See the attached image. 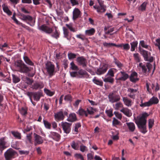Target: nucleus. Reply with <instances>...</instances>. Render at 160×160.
<instances>
[{
	"instance_id": "f257e3e1",
	"label": "nucleus",
	"mask_w": 160,
	"mask_h": 160,
	"mask_svg": "<svg viewBox=\"0 0 160 160\" xmlns=\"http://www.w3.org/2000/svg\"><path fill=\"white\" fill-rule=\"evenodd\" d=\"M148 116V114L145 113L142 114L141 116L138 117L137 118L135 119V122L138 128L140 129V132L144 134L147 132L146 130V119Z\"/></svg>"
},
{
	"instance_id": "f03ea898",
	"label": "nucleus",
	"mask_w": 160,
	"mask_h": 160,
	"mask_svg": "<svg viewBox=\"0 0 160 160\" xmlns=\"http://www.w3.org/2000/svg\"><path fill=\"white\" fill-rule=\"evenodd\" d=\"M15 67L17 70L21 73H27L31 71L33 69L28 67L26 65L20 60L15 62Z\"/></svg>"
},
{
	"instance_id": "7ed1b4c3",
	"label": "nucleus",
	"mask_w": 160,
	"mask_h": 160,
	"mask_svg": "<svg viewBox=\"0 0 160 160\" xmlns=\"http://www.w3.org/2000/svg\"><path fill=\"white\" fill-rule=\"evenodd\" d=\"M108 98L109 102L112 103L117 102L121 99L120 96L116 91L110 92L108 95Z\"/></svg>"
},
{
	"instance_id": "20e7f679",
	"label": "nucleus",
	"mask_w": 160,
	"mask_h": 160,
	"mask_svg": "<svg viewBox=\"0 0 160 160\" xmlns=\"http://www.w3.org/2000/svg\"><path fill=\"white\" fill-rule=\"evenodd\" d=\"M99 5H94L93 8L97 10L98 12H104L106 10V7L104 5L103 1L102 0H97Z\"/></svg>"
},
{
	"instance_id": "39448f33",
	"label": "nucleus",
	"mask_w": 160,
	"mask_h": 160,
	"mask_svg": "<svg viewBox=\"0 0 160 160\" xmlns=\"http://www.w3.org/2000/svg\"><path fill=\"white\" fill-rule=\"evenodd\" d=\"M46 68L50 77L53 75L55 69L54 65L51 62H48L46 64Z\"/></svg>"
},
{
	"instance_id": "423d86ee",
	"label": "nucleus",
	"mask_w": 160,
	"mask_h": 160,
	"mask_svg": "<svg viewBox=\"0 0 160 160\" xmlns=\"http://www.w3.org/2000/svg\"><path fill=\"white\" fill-rule=\"evenodd\" d=\"M146 66L141 62L139 63L138 67V69H141L143 72L145 73L147 71L148 69V71H149L152 67V65L149 63H147Z\"/></svg>"
},
{
	"instance_id": "0eeeda50",
	"label": "nucleus",
	"mask_w": 160,
	"mask_h": 160,
	"mask_svg": "<svg viewBox=\"0 0 160 160\" xmlns=\"http://www.w3.org/2000/svg\"><path fill=\"white\" fill-rule=\"evenodd\" d=\"M20 19L23 21L28 20L30 22V23H29L30 26H33L34 25L35 20H33L31 16L21 13L20 15Z\"/></svg>"
},
{
	"instance_id": "6e6552de",
	"label": "nucleus",
	"mask_w": 160,
	"mask_h": 160,
	"mask_svg": "<svg viewBox=\"0 0 160 160\" xmlns=\"http://www.w3.org/2000/svg\"><path fill=\"white\" fill-rule=\"evenodd\" d=\"M141 54L143 56L144 60L145 61H149L152 62L153 60V58L152 56H150L151 53L148 51L144 50H142L141 51Z\"/></svg>"
},
{
	"instance_id": "1a4fd4ad",
	"label": "nucleus",
	"mask_w": 160,
	"mask_h": 160,
	"mask_svg": "<svg viewBox=\"0 0 160 160\" xmlns=\"http://www.w3.org/2000/svg\"><path fill=\"white\" fill-rule=\"evenodd\" d=\"M27 94L29 97V98H31V97L33 96L34 100L36 101H38L39 100L42 95V93L40 92H28Z\"/></svg>"
},
{
	"instance_id": "9d476101",
	"label": "nucleus",
	"mask_w": 160,
	"mask_h": 160,
	"mask_svg": "<svg viewBox=\"0 0 160 160\" xmlns=\"http://www.w3.org/2000/svg\"><path fill=\"white\" fill-rule=\"evenodd\" d=\"M72 124L67 122H62L61 126L64 132L67 134L69 133L71 131Z\"/></svg>"
},
{
	"instance_id": "9b49d317",
	"label": "nucleus",
	"mask_w": 160,
	"mask_h": 160,
	"mask_svg": "<svg viewBox=\"0 0 160 160\" xmlns=\"http://www.w3.org/2000/svg\"><path fill=\"white\" fill-rule=\"evenodd\" d=\"M127 91L128 93V96L130 98L134 99L135 98V96L137 92L138 91V89H134L132 88H128Z\"/></svg>"
},
{
	"instance_id": "f8f14e48",
	"label": "nucleus",
	"mask_w": 160,
	"mask_h": 160,
	"mask_svg": "<svg viewBox=\"0 0 160 160\" xmlns=\"http://www.w3.org/2000/svg\"><path fill=\"white\" fill-rule=\"evenodd\" d=\"M108 69L107 65L104 64L102 66H101L98 68L96 71V73L98 75H100L104 74L106 72Z\"/></svg>"
},
{
	"instance_id": "ddd939ff",
	"label": "nucleus",
	"mask_w": 160,
	"mask_h": 160,
	"mask_svg": "<svg viewBox=\"0 0 160 160\" xmlns=\"http://www.w3.org/2000/svg\"><path fill=\"white\" fill-rule=\"evenodd\" d=\"M55 120L57 122L63 120L64 118V116L63 115L62 111H59L54 113V115Z\"/></svg>"
},
{
	"instance_id": "4468645a",
	"label": "nucleus",
	"mask_w": 160,
	"mask_h": 160,
	"mask_svg": "<svg viewBox=\"0 0 160 160\" xmlns=\"http://www.w3.org/2000/svg\"><path fill=\"white\" fill-rule=\"evenodd\" d=\"M72 19L74 20L81 17L82 13L79 9L77 8H75L73 9L72 12Z\"/></svg>"
},
{
	"instance_id": "2eb2a0df",
	"label": "nucleus",
	"mask_w": 160,
	"mask_h": 160,
	"mask_svg": "<svg viewBox=\"0 0 160 160\" xmlns=\"http://www.w3.org/2000/svg\"><path fill=\"white\" fill-rule=\"evenodd\" d=\"M118 75L119 76L118 80L120 81H125L129 77L128 74L124 72H120Z\"/></svg>"
},
{
	"instance_id": "dca6fc26",
	"label": "nucleus",
	"mask_w": 160,
	"mask_h": 160,
	"mask_svg": "<svg viewBox=\"0 0 160 160\" xmlns=\"http://www.w3.org/2000/svg\"><path fill=\"white\" fill-rule=\"evenodd\" d=\"M15 152L12 149L8 150L4 153L5 157L7 160H9L15 154Z\"/></svg>"
},
{
	"instance_id": "f3484780",
	"label": "nucleus",
	"mask_w": 160,
	"mask_h": 160,
	"mask_svg": "<svg viewBox=\"0 0 160 160\" xmlns=\"http://www.w3.org/2000/svg\"><path fill=\"white\" fill-rule=\"evenodd\" d=\"M39 29L48 34H50L52 32V29L51 28L45 25H42L39 28Z\"/></svg>"
},
{
	"instance_id": "a211bd4d",
	"label": "nucleus",
	"mask_w": 160,
	"mask_h": 160,
	"mask_svg": "<svg viewBox=\"0 0 160 160\" xmlns=\"http://www.w3.org/2000/svg\"><path fill=\"white\" fill-rule=\"evenodd\" d=\"M34 144L35 145L42 144L43 142V140L42 138L40 136L36 134H34Z\"/></svg>"
},
{
	"instance_id": "6ab92c4d",
	"label": "nucleus",
	"mask_w": 160,
	"mask_h": 160,
	"mask_svg": "<svg viewBox=\"0 0 160 160\" xmlns=\"http://www.w3.org/2000/svg\"><path fill=\"white\" fill-rule=\"evenodd\" d=\"M49 137L57 141L60 138V135L58 133L54 132H51L49 135Z\"/></svg>"
},
{
	"instance_id": "aec40b11",
	"label": "nucleus",
	"mask_w": 160,
	"mask_h": 160,
	"mask_svg": "<svg viewBox=\"0 0 160 160\" xmlns=\"http://www.w3.org/2000/svg\"><path fill=\"white\" fill-rule=\"evenodd\" d=\"M120 111L129 117L131 116L132 114L131 111L127 108H123L120 110Z\"/></svg>"
},
{
	"instance_id": "412c9836",
	"label": "nucleus",
	"mask_w": 160,
	"mask_h": 160,
	"mask_svg": "<svg viewBox=\"0 0 160 160\" xmlns=\"http://www.w3.org/2000/svg\"><path fill=\"white\" fill-rule=\"evenodd\" d=\"M5 139V138L4 137L0 138V151L1 152L6 148V145L7 142Z\"/></svg>"
},
{
	"instance_id": "4be33fe9",
	"label": "nucleus",
	"mask_w": 160,
	"mask_h": 160,
	"mask_svg": "<svg viewBox=\"0 0 160 160\" xmlns=\"http://www.w3.org/2000/svg\"><path fill=\"white\" fill-rule=\"evenodd\" d=\"M122 100L124 103L127 106L131 107L132 105V100L127 97H122Z\"/></svg>"
},
{
	"instance_id": "5701e85b",
	"label": "nucleus",
	"mask_w": 160,
	"mask_h": 160,
	"mask_svg": "<svg viewBox=\"0 0 160 160\" xmlns=\"http://www.w3.org/2000/svg\"><path fill=\"white\" fill-rule=\"evenodd\" d=\"M77 118L76 114L74 113H72L69 115L67 120L70 122H72L76 121Z\"/></svg>"
},
{
	"instance_id": "b1692460",
	"label": "nucleus",
	"mask_w": 160,
	"mask_h": 160,
	"mask_svg": "<svg viewBox=\"0 0 160 160\" xmlns=\"http://www.w3.org/2000/svg\"><path fill=\"white\" fill-rule=\"evenodd\" d=\"M130 81L133 82H135L138 81L139 79L138 78V74L136 72L132 73L130 77Z\"/></svg>"
},
{
	"instance_id": "393cba45",
	"label": "nucleus",
	"mask_w": 160,
	"mask_h": 160,
	"mask_svg": "<svg viewBox=\"0 0 160 160\" xmlns=\"http://www.w3.org/2000/svg\"><path fill=\"white\" fill-rule=\"evenodd\" d=\"M126 124L130 132H133L134 131L136 128L135 125L133 122H127Z\"/></svg>"
},
{
	"instance_id": "a878e982",
	"label": "nucleus",
	"mask_w": 160,
	"mask_h": 160,
	"mask_svg": "<svg viewBox=\"0 0 160 160\" xmlns=\"http://www.w3.org/2000/svg\"><path fill=\"white\" fill-rule=\"evenodd\" d=\"M77 61L80 65L83 67L86 66V61L85 59L82 57H78L77 58Z\"/></svg>"
},
{
	"instance_id": "bb28decb",
	"label": "nucleus",
	"mask_w": 160,
	"mask_h": 160,
	"mask_svg": "<svg viewBox=\"0 0 160 160\" xmlns=\"http://www.w3.org/2000/svg\"><path fill=\"white\" fill-rule=\"evenodd\" d=\"M95 32V29L93 28L86 30L85 31V34L86 36H91L94 35Z\"/></svg>"
},
{
	"instance_id": "cd10ccee",
	"label": "nucleus",
	"mask_w": 160,
	"mask_h": 160,
	"mask_svg": "<svg viewBox=\"0 0 160 160\" xmlns=\"http://www.w3.org/2000/svg\"><path fill=\"white\" fill-rule=\"evenodd\" d=\"M151 88L153 91L157 92L160 89V86L158 83H153L151 85Z\"/></svg>"
},
{
	"instance_id": "c85d7f7f",
	"label": "nucleus",
	"mask_w": 160,
	"mask_h": 160,
	"mask_svg": "<svg viewBox=\"0 0 160 160\" xmlns=\"http://www.w3.org/2000/svg\"><path fill=\"white\" fill-rule=\"evenodd\" d=\"M117 72L116 69L114 68H111L109 70L108 73L105 75V77L108 76H110L112 77L114 76V74Z\"/></svg>"
},
{
	"instance_id": "c756f323",
	"label": "nucleus",
	"mask_w": 160,
	"mask_h": 160,
	"mask_svg": "<svg viewBox=\"0 0 160 160\" xmlns=\"http://www.w3.org/2000/svg\"><path fill=\"white\" fill-rule=\"evenodd\" d=\"M103 80L105 82H109L111 84H113L114 81V79L112 77L108 76L103 79Z\"/></svg>"
},
{
	"instance_id": "7c9ffc66",
	"label": "nucleus",
	"mask_w": 160,
	"mask_h": 160,
	"mask_svg": "<svg viewBox=\"0 0 160 160\" xmlns=\"http://www.w3.org/2000/svg\"><path fill=\"white\" fill-rule=\"evenodd\" d=\"M140 45L143 48L148 49L150 51L152 50L151 47L149 45H147L143 40H142L140 41Z\"/></svg>"
},
{
	"instance_id": "2f4dec72",
	"label": "nucleus",
	"mask_w": 160,
	"mask_h": 160,
	"mask_svg": "<svg viewBox=\"0 0 160 160\" xmlns=\"http://www.w3.org/2000/svg\"><path fill=\"white\" fill-rule=\"evenodd\" d=\"M44 87L43 84L42 82L36 83H35L33 86V88L37 89L38 88H42Z\"/></svg>"
},
{
	"instance_id": "473e14b6",
	"label": "nucleus",
	"mask_w": 160,
	"mask_h": 160,
	"mask_svg": "<svg viewBox=\"0 0 160 160\" xmlns=\"http://www.w3.org/2000/svg\"><path fill=\"white\" fill-rule=\"evenodd\" d=\"M77 113L80 116L85 115L86 117H87L88 116V113L87 112V111L81 108H80Z\"/></svg>"
},
{
	"instance_id": "72a5a7b5",
	"label": "nucleus",
	"mask_w": 160,
	"mask_h": 160,
	"mask_svg": "<svg viewBox=\"0 0 160 160\" xmlns=\"http://www.w3.org/2000/svg\"><path fill=\"white\" fill-rule=\"evenodd\" d=\"M123 107V104L121 102H117L114 106V108L116 110H118L119 108H122Z\"/></svg>"
},
{
	"instance_id": "f704fd0d",
	"label": "nucleus",
	"mask_w": 160,
	"mask_h": 160,
	"mask_svg": "<svg viewBox=\"0 0 160 160\" xmlns=\"http://www.w3.org/2000/svg\"><path fill=\"white\" fill-rule=\"evenodd\" d=\"M151 105L157 104L159 102V100L156 97L154 96L151 98L149 100Z\"/></svg>"
},
{
	"instance_id": "c9c22d12",
	"label": "nucleus",
	"mask_w": 160,
	"mask_h": 160,
	"mask_svg": "<svg viewBox=\"0 0 160 160\" xmlns=\"http://www.w3.org/2000/svg\"><path fill=\"white\" fill-rule=\"evenodd\" d=\"M11 133L16 138L18 139H21V134L18 132L12 131L11 132Z\"/></svg>"
},
{
	"instance_id": "e433bc0d",
	"label": "nucleus",
	"mask_w": 160,
	"mask_h": 160,
	"mask_svg": "<svg viewBox=\"0 0 160 160\" xmlns=\"http://www.w3.org/2000/svg\"><path fill=\"white\" fill-rule=\"evenodd\" d=\"M59 31L57 30L56 27H55V31L51 35V36L57 39L59 37Z\"/></svg>"
},
{
	"instance_id": "4c0bfd02",
	"label": "nucleus",
	"mask_w": 160,
	"mask_h": 160,
	"mask_svg": "<svg viewBox=\"0 0 160 160\" xmlns=\"http://www.w3.org/2000/svg\"><path fill=\"white\" fill-rule=\"evenodd\" d=\"M2 7L3 11L7 14L8 15H11L12 12L8 8V7L5 5V4H3L2 5Z\"/></svg>"
},
{
	"instance_id": "58836bf2",
	"label": "nucleus",
	"mask_w": 160,
	"mask_h": 160,
	"mask_svg": "<svg viewBox=\"0 0 160 160\" xmlns=\"http://www.w3.org/2000/svg\"><path fill=\"white\" fill-rule=\"evenodd\" d=\"M63 32L64 36L65 38H66L68 40H70V38L68 37V30L65 27H63Z\"/></svg>"
},
{
	"instance_id": "ea45409f",
	"label": "nucleus",
	"mask_w": 160,
	"mask_h": 160,
	"mask_svg": "<svg viewBox=\"0 0 160 160\" xmlns=\"http://www.w3.org/2000/svg\"><path fill=\"white\" fill-rule=\"evenodd\" d=\"M93 82L95 84L102 86L103 84V82L102 81H100L96 77H95L93 79Z\"/></svg>"
},
{
	"instance_id": "a19ab883",
	"label": "nucleus",
	"mask_w": 160,
	"mask_h": 160,
	"mask_svg": "<svg viewBox=\"0 0 160 160\" xmlns=\"http://www.w3.org/2000/svg\"><path fill=\"white\" fill-rule=\"evenodd\" d=\"M147 3V2H144L138 8V9L142 11H145Z\"/></svg>"
},
{
	"instance_id": "79ce46f5",
	"label": "nucleus",
	"mask_w": 160,
	"mask_h": 160,
	"mask_svg": "<svg viewBox=\"0 0 160 160\" xmlns=\"http://www.w3.org/2000/svg\"><path fill=\"white\" fill-rule=\"evenodd\" d=\"M138 44V42L137 41L133 42L130 43L131 45V51H133L135 50V48L137 47Z\"/></svg>"
},
{
	"instance_id": "37998d69",
	"label": "nucleus",
	"mask_w": 160,
	"mask_h": 160,
	"mask_svg": "<svg viewBox=\"0 0 160 160\" xmlns=\"http://www.w3.org/2000/svg\"><path fill=\"white\" fill-rule=\"evenodd\" d=\"M113 109L112 108H111L109 109H106L105 110V113L107 114V116L109 117H111L113 115L112 113Z\"/></svg>"
},
{
	"instance_id": "c03bdc74",
	"label": "nucleus",
	"mask_w": 160,
	"mask_h": 160,
	"mask_svg": "<svg viewBox=\"0 0 160 160\" xmlns=\"http://www.w3.org/2000/svg\"><path fill=\"white\" fill-rule=\"evenodd\" d=\"M23 59L25 62L30 65L32 66L33 65V63L29 59L27 56H24Z\"/></svg>"
},
{
	"instance_id": "a18cd8bd",
	"label": "nucleus",
	"mask_w": 160,
	"mask_h": 160,
	"mask_svg": "<svg viewBox=\"0 0 160 160\" xmlns=\"http://www.w3.org/2000/svg\"><path fill=\"white\" fill-rule=\"evenodd\" d=\"M95 111L96 109L92 107H89L87 109V111L88 113L90 115L93 114L94 111Z\"/></svg>"
},
{
	"instance_id": "49530a36",
	"label": "nucleus",
	"mask_w": 160,
	"mask_h": 160,
	"mask_svg": "<svg viewBox=\"0 0 160 160\" xmlns=\"http://www.w3.org/2000/svg\"><path fill=\"white\" fill-rule=\"evenodd\" d=\"M81 126V124L79 122H78L75 123L74 126V131L77 134L78 132V128H80Z\"/></svg>"
},
{
	"instance_id": "de8ad7c7",
	"label": "nucleus",
	"mask_w": 160,
	"mask_h": 160,
	"mask_svg": "<svg viewBox=\"0 0 160 160\" xmlns=\"http://www.w3.org/2000/svg\"><path fill=\"white\" fill-rule=\"evenodd\" d=\"M44 91L47 95L50 96H52L54 94V92H52L46 88H44Z\"/></svg>"
},
{
	"instance_id": "09e8293b",
	"label": "nucleus",
	"mask_w": 160,
	"mask_h": 160,
	"mask_svg": "<svg viewBox=\"0 0 160 160\" xmlns=\"http://www.w3.org/2000/svg\"><path fill=\"white\" fill-rule=\"evenodd\" d=\"M70 68L72 70H78V67L73 62H72L70 63Z\"/></svg>"
},
{
	"instance_id": "8fccbe9b",
	"label": "nucleus",
	"mask_w": 160,
	"mask_h": 160,
	"mask_svg": "<svg viewBox=\"0 0 160 160\" xmlns=\"http://www.w3.org/2000/svg\"><path fill=\"white\" fill-rule=\"evenodd\" d=\"M12 80L13 82L16 83L20 81V79L15 75H12Z\"/></svg>"
},
{
	"instance_id": "3c124183",
	"label": "nucleus",
	"mask_w": 160,
	"mask_h": 160,
	"mask_svg": "<svg viewBox=\"0 0 160 160\" xmlns=\"http://www.w3.org/2000/svg\"><path fill=\"white\" fill-rule=\"evenodd\" d=\"M43 122L46 128L49 129L51 128V125L49 122L45 120H43Z\"/></svg>"
},
{
	"instance_id": "603ef678",
	"label": "nucleus",
	"mask_w": 160,
	"mask_h": 160,
	"mask_svg": "<svg viewBox=\"0 0 160 160\" xmlns=\"http://www.w3.org/2000/svg\"><path fill=\"white\" fill-rule=\"evenodd\" d=\"M134 58L137 62H140V58L139 57V54L138 53H136L133 54Z\"/></svg>"
},
{
	"instance_id": "864d4df0",
	"label": "nucleus",
	"mask_w": 160,
	"mask_h": 160,
	"mask_svg": "<svg viewBox=\"0 0 160 160\" xmlns=\"http://www.w3.org/2000/svg\"><path fill=\"white\" fill-rule=\"evenodd\" d=\"M151 105L149 101L147 102H145L144 103H143L142 102L141 104L140 105V106L142 107L149 106Z\"/></svg>"
},
{
	"instance_id": "5fc2aeb1",
	"label": "nucleus",
	"mask_w": 160,
	"mask_h": 160,
	"mask_svg": "<svg viewBox=\"0 0 160 160\" xmlns=\"http://www.w3.org/2000/svg\"><path fill=\"white\" fill-rule=\"evenodd\" d=\"M122 48L123 49L127 51L130 48V46L128 43L122 44Z\"/></svg>"
},
{
	"instance_id": "6e6d98bb",
	"label": "nucleus",
	"mask_w": 160,
	"mask_h": 160,
	"mask_svg": "<svg viewBox=\"0 0 160 160\" xmlns=\"http://www.w3.org/2000/svg\"><path fill=\"white\" fill-rule=\"evenodd\" d=\"M154 120L153 119H150L148 120V127L149 128H151L154 124Z\"/></svg>"
},
{
	"instance_id": "4d7b16f0",
	"label": "nucleus",
	"mask_w": 160,
	"mask_h": 160,
	"mask_svg": "<svg viewBox=\"0 0 160 160\" xmlns=\"http://www.w3.org/2000/svg\"><path fill=\"white\" fill-rule=\"evenodd\" d=\"M20 113L22 115H25L27 113V110L26 108H22L20 111Z\"/></svg>"
},
{
	"instance_id": "13d9d810",
	"label": "nucleus",
	"mask_w": 160,
	"mask_h": 160,
	"mask_svg": "<svg viewBox=\"0 0 160 160\" xmlns=\"http://www.w3.org/2000/svg\"><path fill=\"white\" fill-rule=\"evenodd\" d=\"M103 45L104 47H109L113 45H115V44L112 43H107L105 42L103 43Z\"/></svg>"
},
{
	"instance_id": "bf43d9fd",
	"label": "nucleus",
	"mask_w": 160,
	"mask_h": 160,
	"mask_svg": "<svg viewBox=\"0 0 160 160\" xmlns=\"http://www.w3.org/2000/svg\"><path fill=\"white\" fill-rule=\"evenodd\" d=\"M114 114L115 115L116 117L119 119H121L122 118V114L117 112H114Z\"/></svg>"
},
{
	"instance_id": "052dcab7",
	"label": "nucleus",
	"mask_w": 160,
	"mask_h": 160,
	"mask_svg": "<svg viewBox=\"0 0 160 160\" xmlns=\"http://www.w3.org/2000/svg\"><path fill=\"white\" fill-rule=\"evenodd\" d=\"M66 26L71 31L73 32H75L76 31V30L72 27L71 24H66Z\"/></svg>"
},
{
	"instance_id": "680f3d73",
	"label": "nucleus",
	"mask_w": 160,
	"mask_h": 160,
	"mask_svg": "<svg viewBox=\"0 0 160 160\" xmlns=\"http://www.w3.org/2000/svg\"><path fill=\"white\" fill-rule=\"evenodd\" d=\"M76 56V55L75 54L72 53H70L68 54V56L69 59L74 58H75Z\"/></svg>"
},
{
	"instance_id": "e2e57ef3",
	"label": "nucleus",
	"mask_w": 160,
	"mask_h": 160,
	"mask_svg": "<svg viewBox=\"0 0 160 160\" xmlns=\"http://www.w3.org/2000/svg\"><path fill=\"white\" fill-rule=\"evenodd\" d=\"M72 6L78 5L79 4L78 1L77 0H70Z\"/></svg>"
},
{
	"instance_id": "0e129e2a",
	"label": "nucleus",
	"mask_w": 160,
	"mask_h": 160,
	"mask_svg": "<svg viewBox=\"0 0 160 160\" xmlns=\"http://www.w3.org/2000/svg\"><path fill=\"white\" fill-rule=\"evenodd\" d=\"M114 62L115 64L118 68H120L122 67V64L118 60L115 59Z\"/></svg>"
},
{
	"instance_id": "69168bd1",
	"label": "nucleus",
	"mask_w": 160,
	"mask_h": 160,
	"mask_svg": "<svg viewBox=\"0 0 160 160\" xmlns=\"http://www.w3.org/2000/svg\"><path fill=\"white\" fill-rule=\"evenodd\" d=\"M155 45L158 47V49H160V38H158L156 40V43Z\"/></svg>"
},
{
	"instance_id": "338daca9",
	"label": "nucleus",
	"mask_w": 160,
	"mask_h": 160,
	"mask_svg": "<svg viewBox=\"0 0 160 160\" xmlns=\"http://www.w3.org/2000/svg\"><path fill=\"white\" fill-rule=\"evenodd\" d=\"M146 87L147 91L148 92L149 94H152V91L151 89L149 88V86L148 82H146Z\"/></svg>"
},
{
	"instance_id": "774afa93",
	"label": "nucleus",
	"mask_w": 160,
	"mask_h": 160,
	"mask_svg": "<svg viewBox=\"0 0 160 160\" xmlns=\"http://www.w3.org/2000/svg\"><path fill=\"white\" fill-rule=\"evenodd\" d=\"M75 157L77 158H80L82 160H83V156L80 154L76 153L74 155Z\"/></svg>"
}]
</instances>
